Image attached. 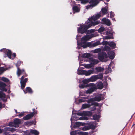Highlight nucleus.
<instances>
[{"label": "nucleus", "instance_id": "obj_51", "mask_svg": "<svg viewBox=\"0 0 135 135\" xmlns=\"http://www.w3.org/2000/svg\"><path fill=\"white\" fill-rule=\"evenodd\" d=\"M28 80V79L27 78H25L24 80H23L22 81H24L25 82H26Z\"/></svg>", "mask_w": 135, "mask_h": 135}, {"label": "nucleus", "instance_id": "obj_63", "mask_svg": "<svg viewBox=\"0 0 135 135\" xmlns=\"http://www.w3.org/2000/svg\"><path fill=\"white\" fill-rule=\"evenodd\" d=\"M96 105H98V104H97Z\"/></svg>", "mask_w": 135, "mask_h": 135}, {"label": "nucleus", "instance_id": "obj_14", "mask_svg": "<svg viewBox=\"0 0 135 135\" xmlns=\"http://www.w3.org/2000/svg\"><path fill=\"white\" fill-rule=\"evenodd\" d=\"M6 84L1 81H0V89L1 90L6 91L7 90L5 89Z\"/></svg>", "mask_w": 135, "mask_h": 135}, {"label": "nucleus", "instance_id": "obj_44", "mask_svg": "<svg viewBox=\"0 0 135 135\" xmlns=\"http://www.w3.org/2000/svg\"><path fill=\"white\" fill-rule=\"evenodd\" d=\"M88 129V128L87 127L85 126L82 128V130L83 131L87 130Z\"/></svg>", "mask_w": 135, "mask_h": 135}, {"label": "nucleus", "instance_id": "obj_17", "mask_svg": "<svg viewBox=\"0 0 135 135\" xmlns=\"http://www.w3.org/2000/svg\"><path fill=\"white\" fill-rule=\"evenodd\" d=\"M97 87L99 89H102L103 88V84L101 82H98L97 83Z\"/></svg>", "mask_w": 135, "mask_h": 135}, {"label": "nucleus", "instance_id": "obj_58", "mask_svg": "<svg viewBox=\"0 0 135 135\" xmlns=\"http://www.w3.org/2000/svg\"><path fill=\"white\" fill-rule=\"evenodd\" d=\"M77 42H78V46H79V43H78V41H77Z\"/></svg>", "mask_w": 135, "mask_h": 135}, {"label": "nucleus", "instance_id": "obj_11", "mask_svg": "<svg viewBox=\"0 0 135 135\" xmlns=\"http://www.w3.org/2000/svg\"><path fill=\"white\" fill-rule=\"evenodd\" d=\"M99 1V0H91L89 3L92 5V7H94L98 4Z\"/></svg>", "mask_w": 135, "mask_h": 135}, {"label": "nucleus", "instance_id": "obj_60", "mask_svg": "<svg viewBox=\"0 0 135 135\" xmlns=\"http://www.w3.org/2000/svg\"><path fill=\"white\" fill-rule=\"evenodd\" d=\"M106 34L108 35V33L106 32Z\"/></svg>", "mask_w": 135, "mask_h": 135}, {"label": "nucleus", "instance_id": "obj_35", "mask_svg": "<svg viewBox=\"0 0 135 135\" xmlns=\"http://www.w3.org/2000/svg\"><path fill=\"white\" fill-rule=\"evenodd\" d=\"M1 80L6 82H8L9 81V80L8 79L4 77H2Z\"/></svg>", "mask_w": 135, "mask_h": 135}, {"label": "nucleus", "instance_id": "obj_55", "mask_svg": "<svg viewBox=\"0 0 135 135\" xmlns=\"http://www.w3.org/2000/svg\"><path fill=\"white\" fill-rule=\"evenodd\" d=\"M21 62L20 61H18L17 62V64H20Z\"/></svg>", "mask_w": 135, "mask_h": 135}, {"label": "nucleus", "instance_id": "obj_50", "mask_svg": "<svg viewBox=\"0 0 135 135\" xmlns=\"http://www.w3.org/2000/svg\"><path fill=\"white\" fill-rule=\"evenodd\" d=\"M77 114L78 115L82 116L83 115V114L81 113H77Z\"/></svg>", "mask_w": 135, "mask_h": 135}, {"label": "nucleus", "instance_id": "obj_28", "mask_svg": "<svg viewBox=\"0 0 135 135\" xmlns=\"http://www.w3.org/2000/svg\"><path fill=\"white\" fill-rule=\"evenodd\" d=\"M82 65L84 66L85 68L87 69H89L93 66V65H92L90 63L89 64H83Z\"/></svg>", "mask_w": 135, "mask_h": 135}, {"label": "nucleus", "instance_id": "obj_2", "mask_svg": "<svg viewBox=\"0 0 135 135\" xmlns=\"http://www.w3.org/2000/svg\"><path fill=\"white\" fill-rule=\"evenodd\" d=\"M108 57L104 52H102L99 53L98 59L100 60L103 62H106L108 61L109 57L111 59H113L114 57V53L113 51H109L108 52Z\"/></svg>", "mask_w": 135, "mask_h": 135}, {"label": "nucleus", "instance_id": "obj_1", "mask_svg": "<svg viewBox=\"0 0 135 135\" xmlns=\"http://www.w3.org/2000/svg\"><path fill=\"white\" fill-rule=\"evenodd\" d=\"M108 10V7L102 8L101 12V13H99L94 15L91 18L86 21L85 24H80V27L78 29V32L82 34L85 33L87 30L92 26H95L99 23L98 21H95L100 17L103 16V15L107 14Z\"/></svg>", "mask_w": 135, "mask_h": 135}, {"label": "nucleus", "instance_id": "obj_37", "mask_svg": "<svg viewBox=\"0 0 135 135\" xmlns=\"http://www.w3.org/2000/svg\"><path fill=\"white\" fill-rule=\"evenodd\" d=\"M6 69L3 67H0V75Z\"/></svg>", "mask_w": 135, "mask_h": 135}, {"label": "nucleus", "instance_id": "obj_10", "mask_svg": "<svg viewBox=\"0 0 135 135\" xmlns=\"http://www.w3.org/2000/svg\"><path fill=\"white\" fill-rule=\"evenodd\" d=\"M102 23L104 24H105L108 26H109L110 25V22L109 20L105 18H103L102 19Z\"/></svg>", "mask_w": 135, "mask_h": 135}, {"label": "nucleus", "instance_id": "obj_64", "mask_svg": "<svg viewBox=\"0 0 135 135\" xmlns=\"http://www.w3.org/2000/svg\"><path fill=\"white\" fill-rule=\"evenodd\" d=\"M72 14V13H71H71H70V14Z\"/></svg>", "mask_w": 135, "mask_h": 135}, {"label": "nucleus", "instance_id": "obj_41", "mask_svg": "<svg viewBox=\"0 0 135 135\" xmlns=\"http://www.w3.org/2000/svg\"><path fill=\"white\" fill-rule=\"evenodd\" d=\"M81 3L83 4H85L89 2L88 0H81Z\"/></svg>", "mask_w": 135, "mask_h": 135}, {"label": "nucleus", "instance_id": "obj_13", "mask_svg": "<svg viewBox=\"0 0 135 135\" xmlns=\"http://www.w3.org/2000/svg\"><path fill=\"white\" fill-rule=\"evenodd\" d=\"M4 51L6 53L7 56H8L9 59H11V52L10 50L6 49H2L0 50V51Z\"/></svg>", "mask_w": 135, "mask_h": 135}, {"label": "nucleus", "instance_id": "obj_31", "mask_svg": "<svg viewBox=\"0 0 135 135\" xmlns=\"http://www.w3.org/2000/svg\"><path fill=\"white\" fill-rule=\"evenodd\" d=\"M20 83L21 84V88L22 89H23L25 86L26 83V82H25L24 81H20Z\"/></svg>", "mask_w": 135, "mask_h": 135}, {"label": "nucleus", "instance_id": "obj_61", "mask_svg": "<svg viewBox=\"0 0 135 135\" xmlns=\"http://www.w3.org/2000/svg\"><path fill=\"white\" fill-rule=\"evenodd\" d=\"M78 36H78V35H77V37Z\"/></svg>", "mask_w": 135, "mask_h": 135}, {"label": "nucleus", "instance_id": "obj_46", "mask_svg": "<svg viewBox=\"0 0 135 135\" xmlns=\"http://www.w3.org/2000/svg\"><path fill=\"white\" fill-rule=\"evenodd\" d=\"M24 115V113H21L18 115V116L19 117H21Z\"/></svg>", "mask_w": 135, "mask_h": 135}, {"label": "nucleus", "instance_id": "obj_32", "mask_svg": "<svg viewBox=\"0 0 135 135\" xmlns=\"http://www.w3.org/2000/svg\"><path fill=\"white\" fill-rule=\"evenodd\" d=\"M109 45L112 47H115L116 46L115 44L113 42H109L108 43Z\"/></svg>", "mask_w": 135, "mask_h": 135}, {"label": "nucleus", "instance_id": "obj_57", "mask_svg": "<svg viewBox=\"0 0 135 135\" xmlns=\"http://www.w3.org/2000/svg\"><path fill=\"white\" fill-rule=\"evenodd\" d=\"M112 19V20H113V21H115V19L114 18H113Z\"/></svg>", "mask_w": 135, "mask_h": 135}, {"label": "nucleus", "instance_id": "obj_26", "mask_svg": "<svg viewBox=\"0 0 135 135\" xmlns=\"http://www.w3.org/2000/svg\"><path fill=\"white\" fill-rule=\"evenodd\" d=\"M84 123L79 122H76L75 123V126L76 127H79L80 126H84Z\"/></svg>", "mask_w": 135, "mask_h": 135}, {"label": "nucleus", "instance_id": "obj_7", "mask_svg": "<svg viewBox=\"0 0 135 135\" xmlns=\"http://www.w3.org/2000/svg\"><path fill=\"white\" fill-rule=\"evenodd\" d=\"M20 123V120L18 119H16L14 120L13 122H11L9 123V125L10 126H12L16 127H19L18 124Z\"/></svg>", "mask_w": 135, "mask_h": 135}, {"label": "nucleus", "instance_id": "obj_45", "mask_svg": "<svg viewBox=\"0 0 135 135\" xmlns=\"http://www.w3.org/2000/svg\"><path fill=\"white\" fill-rule=\"evenodd\" d=\"M108 44V42L107 41H104L102 42V44L103 45H105Z\"/></svg>", "mask_w": 135, "mask_h": 135}, {"label": "nucleus", "instance_id": "obj_18", "mask_svg": "<svg viewBox=\"0 0 135 135\" xmlns=\"http://www.w3.org/2000/svg\"><path fill=\"white\" fill-rule=\"evenodd\" d=\"M83 114L86 116H90L92 115V113L91 112L85 111L84 112Z\"/></svg>", "mask_w": 135, "mask_h": 135}, {"label": "nucleus", "instance_id": "obj_52", "mask_svg": "<svg viewBox=\"0 0 135 135\" xmlns=\"http://www.w3.org/2000/svg\"><path fill=\"white\" fill-rule=\"evenodd\" d=\"M24 78V77L23 76H22L21 78V81H22Z\"/></svg>", "mask_w": 135, "mask_h": 135}, {"label": "nucleus", "instance_id": "obj_30", "mask_svg": "<svg viewBox=\"0 0 135 135\" xmlns=\"http://www.w3.org/2000/svg\"><path fill=\"white\" fill-rule=\"evenodd\" d=\"M90 106V105L87 104H83L82 106V108L85 109L88 108Z\"/></svg>", "mask_w": 135, "mask_h": 135}, {"label": "nucleus", "instance_id": "obj_6", "mask_svg": "<svg viewBox=\"0 0 135 135\" xmlns=\"http://www.w3.org/2000/svg\"><path fill=\"white\" fill-rule=\"evenodd\" d=\"M103 99L102 95L101 94H99L97 95L95 98L88 100V103L94 101H97L99 102Z\"/></svg>", "mask_w": 135, "mask_h": 135}, {"label": "nucleus", "instance_id": "obj_19", "mask_svg": "<svg viewBox=\"0 0 135 135\" xmlns=\"http://www.w3.org/2000/svg\"><path fill=\"white\" fill-rule=\"evenodd\" d=\"M101 44L100 41H97L95 42L93 44L91 43V46H89L90 47H95L98 45H100Z\"/></svg>", "mask_w": 135, "mask_h": 135}, {"label": "nucleus", "instance_id": "obj_29", "mask_svg": "<svg viewBox=\"0 0 135 135\" xmlns=\"http://www.w3.org/2000/svg\"><path fill=\"white\" fill-rule=\"evenodd\" d=\"M26 91H27L26 92H25V91H24V92H25V93H26L27 92H28L30 93H32V91L31 89L29 87H28L26 88Z\"/></svg>", "mask_w": 135, "mask_h": 135}, {"label": "nucleus", "instance_id": "obj_47", "mask_svg": "<svg viewBox=\"0 0 135 135\" xmlns=\"http://www.w3.org/2000/svg\"><path fill=\"white\" fill-rule=\"evenodd\" d=\"M88 118L87 117H85L83 118V119H82V118H79V119L80 120H88Z\"/></svg>", "mask_w": 135, "mask_h": 135}, {"label": "nucleus", "instance_id": "obj_5", "mask_svg": "<svg viewBox=\"0 0 135 135\" xmlns=\"http://www.w3.org/2000/svg\"><path fill=\"white\" fill-rule=\"evenodd\" d=\"M90 86V88L86 92L87 94H90L94 91L95 89H97V86L95 85L93 83H91L89 84Z\"/></svg>", "mask_w": 135, "mask_h": 135}, {"label": "nucleus", "instance_id": "obj_40", "mask_svg": "<svg viewBox=\"0 0 135 135\" xmlns=\"http://www.w3.org/2000/svg\"><path fill=\"white\" fill-rule=\"evenodd\" d=\"M5 95L2 92H0V98H5Z\"/></svg>", "mask_w": 135, "mask_h": 135}, {"label": "nucleus", "instance_id": "obj_23", "mask_svg": "<svg viewBox=\"0 0 135 135\" xmlns=\"http://www.w3.org/2000/svg\"><path fill=\"white\" fill-rule=\"evenodd\" d=\"M73 9L74 12H78L80 11V8L77 6H75L73 7Z\"/></svg>", "mask_w": 135, "mask_h": 135}, {"label": "nucleus", "instance_id": "obj_15", "mask_svg": "<svg viewBox=\"0 0 135 135\" xmlns=\"http://www.w3.org/2000/svg\"><path fill=\"white\" fill-rule=\"evenodd\" d=\"M95 70L98 72H100L103 71L104 70V68L103 67H95Z\"/></svg>", "mask_w": 135, "mask_h": 135}, {"label": "nucleus", "instance_id": "obj_36", "mask_svg": "<svg viewBox=\"0 0 135 135\" xmlns=\"http://www.w3.org/2000/svg\"><path fill=\"white\" fill-rule=\"evenodd\" d=\"M89 125L90 127L93 129L96 126L95 123H90Z\"/></svg>", "mask_w": 135, "mask_h": 135}, {"label": "nucleus", "instance_id": "obj_54", "mask_svg": "<svg viewBox=\"0 0 135 135\" xmlns=\"http://www.w3.org/2000/svg\"><path fill=\"white\" fill-rule=\"evenodd\" d=\"M3 132V130L0 129V133H2Z\"/></svg>", "mask_w": 135, "mask_h": 135}, {"label": "nucleus", "instance_id": "obj_4", "mask_svg": "<svg viewBox=\"0 0 135 135\" xmlns=\"http://www.w3.org/2000/svg\"><path fill=\"white\" fill-rule=\"evenodd\" d=\"M94 72V70H89L86 71L84 70H80L78 69L77 74L79 75H84L86 76H89L93 74Z\"/></svg>", "mask_w": 135, "mask_h": 135}, {"label": "nucleus", "instance_id": "obj_20", "mask_svg": "<svg viewBox=\"0 0 135 135\" xmlns=\"http://www.w3.org/2000/svg\"><path fill=\"white\" fill-rule=\"evenodd\" d=\"M24 72V70H20L19 68H17V74L18 76L19 77L20 75Z\"/></svg>", "mask_w": 135, "mask_h": 135}, {"label": "nucleus", "instance_id": "obj_56", "mask_svg": "<svg viewBox=\"0 0 135 135\" xmlns=\"http://www.w3.org/2000/svg\"><path fill=\"white\" fill-rule=\"evenodd\" d=\"M2 107V105L1 103L0 102V108Z\"/></svg>", "mask_w": 135, "mask_h": 135}, {"label": "nucleus", "instance_id": "obj_48", "mask_svg": "<svg viewBox=\"0 0 135 135\" xmlns=\"http://www.w3.org/2000/svg\"><path fill=\"white\" fill-rule=\"evenodd\" d=\"M114 16V14L112 12H110V17H113Z\"/></svg>", "mask_w": 135, "mask_h": 135}, {"label": "nucleus", "instance_id": "obj_8", "mask_svg": "<svg viewBox=\"0 0 135 135\" xmlns=\"http://www.w3.org/2000/svg\"><path fill=\"white\" fill-rule=\"evenodd\" d=\"M70 133L71 135H75L78 134L79 135H88V133L78 131H73L71 132Z\"/></svg>", "mask_w": 135, "mask_h": 135}, {"label": "nucleus", "instance_id": "obj_27", "mask_svg": "<svg viewBox=\"0 0 135 135\" xmlns=\"http://www.w3.org/2000/svg\"><path fill=\"white\" fill-rule=\"evenodd\" d=\"M4 130L6 131H11L13 132L15 131V129L9 127H6L4 128Z\"/></svg>", "mask_w": 135, "mask_h": 135}, {"label": "nucleus", "instance_id": "obj_62", "mask_svg": "<svg viewBox=\"0 0 135 135\" xmlns=\"http://www.w3.org/2000/svg\"><path fill=\"white\" fill-rule=\"evenodd\" d=\"M15 112H17V110H15Z\"/></svg>", "mask_w": 135, "mask_h": 135}, {"label": "nucleus", "instance_id": "obj_3", "mask_svg": "<svg viewBox=\"0 0 135 135\" xmlns=\"http://www.w3.org/2000/svg\"><path fill=\"white\" fill-rule=\"evenodd\" d=\"M94 37V35L91 34L89 35L85 36L83 37L81 40V47L83 48H85L91 46V42H87L86 41Z\"/></svg>", "mask_w": 135, "mask_h": 135}, {"label": "nucleus", "instance_id": "obj_38", "mask_svg": "<svg viewBox=\"0 0 135 135\" xmlns=\"http://www.w3.org/2000/svg\"><path fill=\"white\" fill-rule=\"evenodd\" d=\"M93 119L94 120H97L99 118V116L97 115H95L93 116Z\"/></svg>", "mask_w": 135, "mask_h": 135}, {"label": "nucleus", "instance_id": "obj_43", "mask_svg": "<svg viewBox=\"0 0 135 135\" xmlns=\"http://www.w3.org/2000/svg\"><path fill=\"white\" fill-rule=\"evenodd\" d=\"M93 7H92V5L91 4H90V5H89L88 6H86L85 7L87 9H91Z\"/></svg>", "mask_w": 135, "mask_h": 135}, {"label": "nucleus", "instance_id": "obj_34", "mask_svg": "<svg viewBox=\"0 0 135 135\" xmlns=\"http://www.w3.org/2000/svg\"><path fill=\"white\" fill-rule=\"evenodd\" d=\"M90 82L89 78L85 79L83 81V82L84 84H86Z\"/></svg>", "mask_w": 135, "mask_h": 135}, {"label": "nucleus", "instance_id": "obj_42", "mask_svg": "<svg viewBox=\"0 0 135 135\" xmlns=\"http://www.w3.org/2000/svg\"><path fill=\"white\" fill-rule=\"evenodd\" d=\"M101 49H97L94 50L93 51V52L94 53H97L100 51Z\"/></svg>", "mask_w": 135, "mask_h": 135}, {"label": "nucleus", "instance_id": "obj_16", "mask_svg": "<svg viewBox=\"0 0 135 135\" xmlns=\"http://www.w3.org/2000/svg\"><path fill=\"white\" fill-rule=\"evenodd\" d=\"M113 38L112 34V33L110 34L109 35H107L103 37V39H110Z\"/></svg>", "mask_w": 135, "mask_h": 135}, {"label": "nucleus", "instance_id": "obj_33", "mask_svg": "<svg viewBox=\"0 0 135 135\" xmlns=\"http://www.w3.org/2000/svg\"><path fill=\"white\" fill-rule=\"evenodd\" d=\"M87 99V98L86 97H83L81 98V99H79V101L80 103L84 102Z\"/></svg>", "mask_w": 135, "mask_h": 135}, {"label": "nucleus", "instance_id": "obj_21", "mask_svg": "<svg viewBox=\"0 0 135 135\" xmlns=\"http://www.w3.org/2000/svg\"><path fill=\"white\" fill-rule=\"evenodd\" d=\"M90 82H94L96 81L97 80L95 75H93L89 78Z\"/></svg>", "mask_w": 135, "mask_h": 135}, {"label": "nucleus", "instance_id": "obj_22", "mask_svg": "<svg viewBox=\"0 0 135 135\" xmlns=\"http://www.w3.org/2000/svg\"><path fill=\"white\" fill-rule=\"evenodd\" d=\"M30 133L35 135H38L39 134V132L35 130H31Z\"/></svg>", "mask_w": 135, "mask_h": 135}, {"label": "nucleus", "instance_id": "obj_53", "mask_svg": "<svg viewBox=\"0 0 135 135\" xmlns=\"http://www.w3.org/2000/svg\"><path fill=\"white\" fill-rule=\"evenodd\" d=\"M12 55L14 57H15L16 56V55L15 53H14Z\"/></svg>", "mask_w": 135, "mask_h": 135}, {"label": "nucleus", "instance_id": "obj_25", "mask_svg": "<svg viewBox=\"0 0 135 135\" xmlns=\"http://www.w3.org/2000/svg\"><path fill=\"white\" fill-rule=\"evenodd\" d=\"M97 80L100 79H101L103 77V74H100L98 75H95Z\"/></svg>", "mask_w": 135, "mask_h": 135}, {"label": "nucleus", "instance_id": "obj_59", "mask_svg": "<svg viewBox=\"0 0 135 135\" xmlns=\"http://www.w3.org/2000/svg\"><path fill=\"white\" fill-rule=\"evenodd\" d=\"M78 49H80V47H79V46L78 47Z\"/></svg>", "mask_w": 135, "mask_h": 135}, {"label": "nucleus", "instance_id": "obj_39", "mask_svg": "<svg viewBox=\"0 0 135 135\" xmlns=\"http://www.w3.org/2000/svg\"><path fill=\"white\" fill-rule=\"evenodd\" d=\"M104 29L105 28L104 27H101L99 29L98 31L99 32L101 33L102 32L104 31Z\"/></svg>", "mask_w": 135, "mask_h": 135}, {"label": "nucleus", "instance_id": "obj_24", "mask_svg": "<svg viewBox=\"0 0 135 135\" xmlns=\"http://www.w3.org/2000/svg\"><path fill=\"white\" fill-rule=\"evenodd\" d=\"M90 55V54H89L86 53L83 54L82 55V57L84 58H88L89 57Z\"/></svg>", "mask_w": 135, "mask_h": 135}, {"label": "nucleus", "instance_id": "obj_49", "mask_svg": "<svg viewBox=\"0 0 135 135\" xmlns=\"http://www.w3.org/2000/svg\"><path fill=\"white\" fill-rule=\"evenodd\" d=\"M79 87L80 88H83L85 87V86L84 85L81 84L80 85H79Z\"/></svg>", "mask_w": 135, "mask_h": 135}, {"label": "nucleus", "instance_id": "obj_9", "mask_svg": "<svg viewBox=\"0 0 135 135\" xmlns=\"http://www.w3.org/2000/svg\"><path fill=\"white\" fill-rule=\"evenodd\" d=\"M89 62L93 66L96 64H97L99 62V61L97 59H95L92 58L89 59Z\"/></svg>", "mask_w": 135, "mask_h": 135}, {"label": "nucleus", "instance_id": "obj_12", "mask_svg": "<svg viewBox=\"0 0 135 135\" xmlns=\"http://www.w3.org/2000/svg\"><path fill=\"white\" fill-rule=\"evenodd\" d=\"M34 114V113L33 112L32 113L28 114L25 116H24L23 118V119L24 120H27L30 119L32 117Z\"/></svg>", "mask_w": 135, "mask_h": 135}]
</instances>
